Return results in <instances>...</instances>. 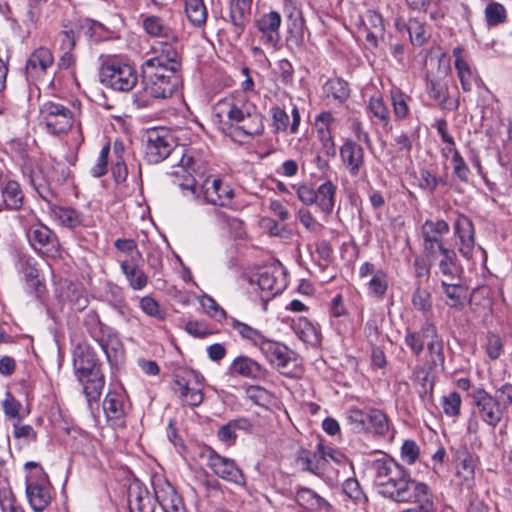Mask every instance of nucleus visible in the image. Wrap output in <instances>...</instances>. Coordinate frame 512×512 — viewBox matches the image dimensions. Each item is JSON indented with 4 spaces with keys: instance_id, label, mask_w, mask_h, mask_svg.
Returning a JSON list of instances; mask_svg holds the SVG:
<instances>
[{
    "instance_id": "5",
    "label": "nucleus",
    "mask_w": 512,
    "mask_h": 512,
    "mask_svg": "<svg viewBox=\"0 0 512 512\" xmlns=\"http://www.w3.org/2000/svg\"><path fill=\"white\" fill-rule=\"evenodd\" d=\"M99 77L102 84L122 92L132 90L138 82L136 69L117 58L108 59L102 64Z\"/></svg>"
},
{
    "instance_id": "18",
    "label": "nucleus",
    "mask_w": 512,
    "mask_h": 512,
    "mask_svg": "<svg viewBox=\"0 0 512 512\" xmlns=\"http://www.w3.org/2000/svg\"><path fill=\"white\" fill-rule=\"evenodd\" d=\"M340 157L350 176H358L364 167L363 148L352 140H346L340 148Z\"/></svg>"
},
{
    "instance_id": "44",
    "label": "nucleus",
    "mask_w": 512,
    "mask_h": 512,
    "mask_svg": "<svg viewBox=\"0 0 512 512\" xmlns=\"http://www.w3.org/2000/svg\"><path fill=\"white\" fill-rule=\"evenodd\" d=\"M382 321L380 315H372L364 325L363 333L370 346L378 345L383 340L380 329Z\"/></svg>"
},
{
    "instance_id": "54",
    "label": "nucleus",
    "mask_w": 512,
    "mask_h": 512,
    "mask_svg": "<svg viewBox=\"0 0 512 512\" xmlns=\"http://www.w3.org/2000/svg\"><path fill=\"white\" fill-rule=\"evenodd\" d=\"M154 495L151 485L144 482H131L128 487V503L141 502L142 499Z\"/></svg>"
},
{
    "instance_id": "37",
    "label": "nucleus",
    "mask_w": 512,
    "mask_h": 512,
    "mask_svg": "<svg viewBox=\"0 0 512 512\" xmlns=\"http://www.w3.org/2000/svg\"><path fill=\"white\" fill-rule=\"evenodd\" d=\"M83 326L91 338L97 343L103 342V337L111 330V328L102 323L99 315L94 310H90L85 314Z\"/></svg>"
},
{
    "instance_id": "59",
    "label": "nucleus",
    "mask_w": 512,
    "mask_h": 512,
    "mask_svg": "<svg viewBox=\"0 0 512 512\" xmlns=\"http://www.w3.org/2000/svg\"><path fill=\"white\" fill-rule=\"evenodd\" d=\"M110 153V145L106 144L100 151L96 163L90 170V173L95 178H100L107 173L108 156Z\"/></svg>"
},
{
    "instance_id": "40",
    "label": "nucleus",
    "mask_w": 512,
    "mask_h": 512,
    "mask_svg": "<svg viewBox=\"0 0 512 512\" xmlns=\"http://www.w3.org/2000/svg\"><path fill=\"white\" fill-rule=\"evenodd\" d=\"M474 468V459L470 453L466 449L459 450L456 456L457 476L462 480H473L475 478Z\"/></svg>"
},
{
    "instance_id": "31",
    "label": "nucleus",
    "mask_w": 512,
    "mask_h": 512,
    "mask_svg": "<svg viewBox=\"0 0 512 512\" xmlns=\"http://www.w3.org/2000/svg\"><path fill=\"white\" fill-rule=\"evenodd\" d=\"M103 410L108 420L121 425L125 416L123 396L115 391L108 392L103 401Z\"/></svg>"
},
{
    "instance_id": "7",
    "label": "nucleus",
    "mask_w": 512,
    "mask_h": 512,
    "mask_svg": "<svg viewBox=\"0 0 512 512\" xmlns=\"http://www.w3.org/2000/svg\"><path fill=\"white\" fill-rule=\"evenodd\" d=\"M227 117L232 126L248 137L259 136L264 131V117L254 106L232 104Z\"/></svg>"
},
{
    "instance_id": "25",
    "label": "nucleus",
    "mask_w": 512,
    "mask_h": 512,
    "mask_svg": "<svg viewBox=\"0 0 512 512\" xmlns=\"http://www.w3.org/2000/svg\"><path fill=\"white\" fill-rule=\"evenodd\" d=\"M258 286L270 296L278 295L286 287L284 274L279 269H267L259 274Z\"/></svg>"
},
{
    "instance_id": "58",
    "label": "nucleus",
    "mask_w": 512,
    "mask_h": 512,
    "mask_svg": "<svg viewBox=\"0 0 512 512\" xmlns=\"http://www.w3.org/2000/svg\"><path fill=\"white\" fill-rule=\"evenodd\" d=\"M485 349L488 357L491 360L498 359L503 351V342L501 337L495 333H488L486 337Z\"/></svg>"
},
{
    "instance_id": "1",
    "label": "nucleus",
    "mask_w": 512,
    "mask_h": 512,
    "mask_svg": "<svg viewBox=\"0 0 512 512\" xmlns=\"http://www.w3.org/2000/svg\"><path fill=\"white\" fill-rule=\"evenodd\" d=\"M180 70L178 51L169 44L162 45L160 52L141 66L142 84L147 95L155 99L171 97L181 85Z\"/></svg>"
},
{
    "instance_id": "9",
    "label": "nucleus",
    "mask_w": 512,
    "mask_h": 512,
    "mask_svg": "<svg viewBox=\"0 0 512 512\" xmlns=\"http://www.w3.org/2000/svg\"><path fill=\"white\" fill-rule=\"evenodd\" d=\"M174 140L164 129H153L147 133L144 157L151 164H158L174 153Z\"/></svg>"
},
{
    "instance_id": "29",
    "label": "nucleus",
    "mask_w": 512,
    "mask_h": 512,
    "mask_svg": "<svg viewBox=\"0 0 512 512\" xmlns=\"http://www.w3.org/2000/svg\"><path fill=\"white\" fill-rule=\"evenodd\" d=\"M297 503L305 509L319 512H331V505L326 499L308 488H301L296 493Z\"/></svg>"
},
{
    "instance_id": "14",
    "label": "nucleus",
    "mask_w": 512,
    "mask_h": 512,
    "mask_svg": "<svg viewBox=\"0 0 512 512\" xmlns=\"http://www.w3.org/2000/svg\"><path fill=\"white\" fill-rule=\"evenodd\" d=\"M454 234L459 239L460 254L468 260L471 259L475 248V229L472 220L460 214L454 223Z\"/></svg>"
},
{
    "instance_id": "23",
    "label": "nucleus",
    "mask_w": 512,
    "mask_h": 512,
    "mask_svg": "<svg viewBox=\"0 0 512 512\" xmlns=\"http://www.w3.org/2000/svg\"><path fill=\"white\" fill-rule=\"evenodd\" d=\"M41 198L48 203L50 215L59 222L60 225L67 228H75L82 224V214L72 207L59 206L51 203L47 196L40 194Z\"/></svg>"
},
{
    "instance_id": "17",
    "label": "nucleus",
    "mask_w": 512,
    "mask_h": 512,
    "mask_svg": "<svg viewBox=\"0 0 512 512\" xmlns=\"http://www.w3.org/2000/svg\"><path fill=\"white\" fill-rule=\"evenodd\" d=\"M26 495L34 511H43L53 498L51 482H26Z\"/></svg>"
},
{
    "instance_id": "49",
    "label": "nucleus",
    "mask_w": 512,
    "mask_h": 512,
    "mask_svg": "<svg viewBox=\"0 0 512 512\" xmlns=\"http://www.w3.org/2000/svg\"><path fill=\"white\" fill-rule=\"evenodd\" d=\"M143 28L147 34L153 37H167L169 28L164 25L163 20L155 15L146 17L143 20Z\"/></svg>"
},
{
    "instance_id": "48",
    "label": "nucleus",
    "mask_w": 512,
    "mask_h": 512,
    "mask_svg": "<svg viewBox=\"0 0 512 512\" xmlns=\"http://www.w3.org/2000/svg\"><path fill=\"white\" fill-rule=\"evenodd\" d=\"M410 96L406 95L399 88H393L391 90V101L394 108V114L397 118H405L409 114L408 101Z\"/></svg>"
},
{
    "instance_id": "57",
    "label": "nucleus",
    "mask_w": 512,
    "mask_h": 512,
    "mask_svg": "<svg viewBox=\"0 0 512 512\" xmlns=\"http://www.w3.org/2000/svg\"><path fill=\"white\" fill-rule=\"evenodd\" d=\"M365 419H368V410L350 408L347 413V420L352 425L353 430L360 433L366 431Z\"/></svg>"
},
{
    "instance_id": "12",
    "label": "nucleus",
    "mask_w": 512,
    "mask_h": 512,
    "mask_svg": "<svg viewBox=\"0 0 512 512\" xmlns=\"http://www.w3.org/2000/svg\"><path fill=\"white\" fill-rule=\"evenodd\" d=\"M205 201L209 204L227 206L234 197V190L228 184L215 177H207L202 184Z\"/></svg>"
},
{
    "instance_id": "11",
    "label": "nucleus",
    "mask_w": 512,
    "mask_h": 512,
    "mask_svg": "<svg viewBox=\"0 0 512 512\" xmlns=\"http://www.w3.org/2000/svg\"><path fill=\"white\" fill-rule=\"evenodd\" d=\"M449 232V225L444 220H426L421 227L423 250L426 256L435 257L444 249L443 235Z\"/></svg>"
},
{
    "instance_id": "3",
    "label": "nucleus",
    "mask_w": 512,
    "mask_h": 512,
    "mask_svg": "<svg viewBox=\"0 0 512 512\" xmlns=\"http://www.w3.org/2000/svg\"><path fill=\"white\" fill-rule=\"evenodd\" d=\"M474 413L489 427L496 428L512 405V384L505 383L491 395L482 388L471 394Z\"/></svg>"
},
{
    "instance_id": "42",
    "label": "nucleus",
    "mask_w": 512,
    "mask_h": 512,
    "mask_svg": "<svg viewBox=\"0 0 512 512\" xmlns=\"http://www.w3.org/2000/svg\"><path fill=\"white\" fill-rule=\"evenodd\" d=\"M185 12L194 26H201L206 22L207 11L203 0H185Z\"/></svg>"
},
{
    "instance_id": "21",
    "label": "nucleus",
    "mask_w": 512,
    "mask_h": 512,
    "mask_svg": "<svg viewBox=\"0 0 512 512\" xmlns=\"http://www.w3.org/2000/svg\"><path fill=\"white\" fill-rule=\"evenodd\" d=\"M208 465L222 480H237L243 477L242 470L233 460L224 458L213 451L209 453Z\"/></svg>"
},
{
    "instance_id": "6",
    "label": "nucleus",
    "mask_w": 512,
    "mask_h": 512,
    "mask_svg": "<svg viewBox=\"0 0 512 512\" xmlns=\"http://www.w3.org/2000/svg\"><path fill=\"white\" fill-rule=\"evenodd\" d=\"M265 358L284 376L295 378L301 373L296 354L277 341L266 339L260 347Z\"/></svg>"
},
{
    "instance_id": "20",
    "label": "nucleus",
    "mask_w": 512,
    "mask_h": 512,
    "mask_svg": "<svg viewBox=\"0 0 512 512\" xmlns=\"http://www.w3.org/2000/svg\"><path fill=\"white\" fill-rule=\"evenodd\" d=\"M53 63L54 57L52 52L46 47H39L30 54L26 62V73L28 77L39 78L46 73Z\"/></svg>"
},
{
    "instance_id": "10",
    "label": "nucleus",
    "mask_w": 512,
    "mask_h": 512,
    "mask_svg": "<svg viewBox=\"0 0 512 512\" xmlns=\"http://www.w3.org/2000/svg\"><path fill=\"white\" fill-rule=\"evenodd\" d=\"M450 78L447 75L427 74L425 91L435 104L444 110H456L458 101L450 97L449 92Z\"/></svg>"
},
{
    "instance_id": "53",
    "label": "nucleus",
    "mask_w": 512,
    "mask_h": 512,
    "mask_svg": "<svg viewBox=\"0 0 512 512\" xmlns=\"http://www.w3.org/2000/svg\"><path fill=\"white\" fill-rule=\"evenodd\" d=\"M369 109L371 113L378 118L383 125H388L390 122L389 109L384 103L383 98L379 95H373L369 100Z\"/></svg>"
},
{
    "instance_id": "15",
    "label": "nucleus",
    "mask_w": 512,
    "mask_h": 512,
    "mask_svg": "<svg viewBox=\"0 0 512 512\" xmlns=\"http://www.w3.org/2000/svg\"><path fill=\"white\" fill-rule=\"evenodd\" d=\"M151 488L164 512H186L182 498L171 482H151Z\"/></svg>"
},
{
    "instance_id": "47",
    "label": "nucleus",
    "mask_w": 512,
    "mask_h": 512,
    "mask_svg": "<svg viewBox=\"0 0 512 512\" xmlns=\"http://www.w3.org/2000/svg\"><path fill=\"white\" fill-rule=\"evenodd\" d=\"M368 419H370V425L368 432H373L377 435H385L389 429L388 418L379 409H369Z\"/></svg>"
},
{
    "instance_id": "52",
    "label": "nucleus",
    "mask_w": 512,
    "mask_h": 512,
    "mask_svg": "<svg viewBox=\"0 0 512 512\" xmlns=\"http://www.w3.org/2000/svg\"><path fill=\"white\" fill-rule=\"evenodd\" d=\"M485 18L488 26H497L506 21V9L498 2H491L485 8Z\"/></svg>"
},
{
    "instance_id": "62",
    "label": "nucleus",
    "mask_w": 512,
    "mask_h": 512,
    "mask_svg": "<svg viewBox=\"0 0 512 512\" xmlns=\"http://www.w3.org/2000/svg\"><path fill=\"white\" fill-rule=\"evenodd\" d=\"M272 115V126L275 129V132H284L288 128L289 116L280 107L271 108Z\"/></svg>"
},
{
    "instance_id": "55",
    "label": "nucleus",
    "mask_w": 512,
    "mask_h": 512,
    "mask_svg": "<svg viewBox=\"0 0 512 512\" xmlns=\"http://www.w3.org/2000/svg\"><path fill=\"white\" fill-rule=\"evenodd\" d=\"M114 247L119 252L124 253L127 256H131V260L129 262H135L141 258V253L134 239L118 238L114 241Z\"/></svg>"
},
{
    "instance_id": "51",
    "label": "nucleus",
    "mask_w": 512,
    "mask_h": 512,
    "mask_svg": "<svg viewBox=\"0 0 512 512\" xmlns=\"http://www.w3.org/2000/svg\"><path fill=\"white\" fill-rule=\"evenodd\" d=\"M462 399L459 393L453 391L441 398V405L445 415L457 417L460 415Z\"/></svg>"
},
{
    "instance_id": "45",
    "label": "nucleus",
    "mask_w": 512,
    "mask_h": 512,
    "mask_svg": "<svg viewBox=\"0 0 512 512\" xmlns=\"http://www.w3.org/2000/svg\"><path fill=\"white\" fill-rule=\"evenodd\" d=\"M413 307L424 315L432 312L433 302L431 292L420 286L416 287L412 294Z\"/></svg>"
},
{
    "instance_id": "13",
    "label": "nucleus",
    "mask_w": 512,
    "mask_h": 512,
    "mask_svg": "<svg viewBox=\"0 0 512 512\" xmlns=\"http://www.w3.org/2000/svg\"><path fill=\"white\" fill-rule=\"evenodd\" d=\"M281 16L276 11L263 14L255 21V26L261 34V41L265 46L276 48L279 45Z\"/></svg>"
},
{
    "instance_id": "16",
    "label": "nucleus",
    "mask_w": 512,
    "mask_h": 512,
    "mask_svg": "<svg viewBox=\"0 0 512 512\" xmlns=\"http://www.w3.org/2000/svg\"><path fill=\"white\" fill-rule=\"evenodd\" d=\"M229 370L232 374L255 381L264 380L268 376V370L263 365L244 355L236 357L231 363Z\"/></svg>"
},
{
    "instance_id": "39",
    "label": "nucleus",
    "mask_w": 512,
    "mask_h": 512,
    "mask_svg": "<svg viewBox=\"0 0 512 512\" xmlns=\"http://www.w3.org/2000/svg\"><path fill=\"white\" fill-rule=\"evenodd\" d=\"M214 217L216 224L222 229L227 230L234 237H241L243 235V222L240 219L218 209L214 210Z\"/></svg>"
},
{
    "instance_id": "63",
    "label": "nucleus",
    "mask_w": 512,
    "mask_h": 512,
    "mask_svg": "<svg viewBox=\"0 0 512 512\" xmlns=\"http://www.w3.org/2000/svg\"><path fill=\"white\" fill-rule=\"evenodd\" d=\"M419 456V446L414 440H405L401 447V457L408 464H413Z\"/></svg>"
},
{
    "instance_id": "60",
    "label": "nucleus",
    "mask_w": 512,
    "mask_h": 512,
    "mask_svg": "<svg viewBox=\"0 0 512 512\" xmlns=\"http://www.w3.org/2000/svg\"><path fill=\"white\" fill-rule=\"evenodd\" d=\"M342 491L356 503H365L367 501V497L360 482H343Z\"/></svg>"
},
{
    "instance_id": "24",
    "label": "nucleus",
    "mask_w": 512,
    "mask_h": 512,
    "mask_svg": "<svg viewBox=\"0 0 512 512\" xmlns=\"http://www.w3.org/2000/svg\"><path fill=\"white\" fill-rule=\"evenodd\" d=\"M436 326L426 321L417 332L408 331L405 335V344L409 347L411 352L419 356L424 349V345L436 336Z\"/></svg>"
},
{
    "instance_id": "50",
    "label": "nucleus",
    "mask_w": 512,
    "mask_h": 512,
    "mask_svg": "<svg viewBox=\"0 0 512 512\" xmlns=\"http://www.w3.org/2000/svg\"><path fill=\"white\" fill-rule=\"evenodd\" d=\"M427 350L429 354V362L432 366L436 367L438 365L443 366L445 362V356L443 353V344L439 339L438 332L436 331V336L431 338L427 342Z\"/></svg>"
},
{
    "instance_id": "4",
    "label": "nucleus",
    "mask_w": 512,
    "mask_h": 512,
    "mask_svg": "<svg viewBox=\"0 0 512 512\" xmlns=\"http://www.w3.org/2000/svg\"><path fill=\"white\" fill-rule=\"evenodd\" d=\"M377 492L396 502L414 501L416 506L402 512H433L428 486L424 482H377Z\"/></svg>"
},
{
    "instance_id": "27",
    "label": "nucleus",
    "mask_w": 512,
    "mask_h": 512,
    "mask_svg": "<svg viewBox=\"0 0 512 512\" xmlns=\"http://www.w3.org/2000/svg\"><path fill=\"white\" fill-rule=\"evenodd\" d=\"M443 293L447 297L446 304L453 309L461 311L471 302L468 289L460 284H450L446 281L441 282Z\"/></svg>"
},
{
    "instance_id": "33",
    "label": "nucleus",
    "mask_w": 512,
    "mask_h": 512,
    "mask_svg": "<svg viewBox=\"0 0 512 512\" xmlns=\"http://www.w3.org/2000/svg\"><path fill=\"white\" fill-rule=\"evenodd\" d=\"M3 205L7 210H19L23 206L24 194L17 181H7L1 189Z\"/></svg>"
},
{
    "instance_id": "36",
    "label": "nucleus",
    "mask_w": 512,
    "mask_h": 512,
    "mask_svg": "<svg viewBox=\"0 0 512 512\" xmlns=\"http://www.w3.org/2000/svg\"><path fill=\"white\" fill-rule=\"evenodd\" d=\"M453 55L456 57L455 68L457 70L461 87L463 91L470 92L473 88L474 83L477 80V77L471 70L468 63L462 58L460 48H455L453 50Z\"/></svg>"
},
{
    "instance_id": "32",
    "label": "nucleus",
    "mask_w": 512,
    "mask_h": 512,
    "mask_svg": "<svg viewBox=\"0 0 512 512\" xmlns=\"http://www.w3.org/2000/svg\"><path fill=\"white\" fill-rule=\"evenodd\" d=\"M135 262L122 260L119 262L122 273L125 275L128 284L132 290H142L148 284V276L139 268Z\"/></svg>"
},
{
    "instance_id": "43",
    "label": "nucleus",
    "mask_w": 512,
    "mask_h": 512,
    "mask_svg": "<svg viewBox=\"0 0 512 512\" xmlns=\"http://www.w3.org/2000/svg\"><path fill=\"white\" fill-rule=\"evenodd\" d=\"M52 235V231L44 225L32 226L27 233L31 245L39 250L50 244Z\"/></svg>"
},
{
    "instance_id": "26",
    "label": "nucleus",
    "mask_w": 512,
    "mask_h": 512,
    "mask_svg": "<svg viewBox=\"0 0 512 512\" xmlns=\"http://www.w3.org/2000/svg\"><path fill=\"white\" fill-rule=\"evenodd\" d=\"M291 328L304 343L311 346H318L321 342L318 328L306 317L292 319Z\"/></svg>"
},
{
    "instance_id": "28",
    "label": "nucleus",
    "mask_w": 512,
    "mask_h": 512,
    "mask_svg": "<svg viewBox=\"0 0 512 512\" xmlns=\"http://www.w3.org/2000/svg\"><path fill=\"white\" fill-rule=\"evenodd\" d=\"M372 470L376 478L387 477L388 480H406L404 468L393 459H377L372 463Z\"/></svg>"
},
{
    "instance_id": "22",
    "label": "nucleus",
    "mask_w": 512,
    "mask_h": 512,
    "mask_svg": "<svg viewBox=\"0 0 512 512\" xmlns=\"http://www.w3.org/2000/svg\"><path fill=\"white\" fill-rule=\"evenodd\" d=\"M252 0H230V20L232 32L239 39L249 21Z\"/></svg>"
},
{
    "instance_id": "46",
    "label": "nucleus",
    "mask_w": 512,
    "mask_h": 512,
    "mask_svg": "<svg viewBox=\"0 0 512 512\" xmlns=\"http://www.w3.org/2000/svg\"><path fill=\"white\" fill-rule=\"evenodd\" d=\"M442 259L439 262V270L442 275L453 277L458 273L457 256L454 250L444 248L439 251Z\"/></svg>"
},
{
    "instance_id": "30",
    "label": "nucleus",
    "mask_w": 512,
    "mask_h": 512,
    "mask_svg": "<svg viewBox=\"0 0 512 512\" xmlns=\"http://www.w3.org/2000/svg\"><path fill=\"white\" fill-rule=\"evenodd\" d=\"M336 191V185L330 180L322 183L315 191L316 199L314 200V204L325 215H330L333 212Z\"/></svg>"
},
{
    "instance_id": "64",
    "label": "nucleus",
    "mask_w": 512,
    "mask_h": 512,
    "mask_svg": "<svg viewBox=\"0 0 512 512\" xmlns=\"http://www.w3.org/2000/svg\"><path fill=\"white\" fill-rule=\"evenodd\" d=\"M248 398L257 405H264L270 399V393L263 387L252 385L246 390Z\"/></svg>"
},
{
    "instance_id": "41",
    "label": "nucleus",
    "mask_w": 512,
    "mask_h": 512,
    "mask_svg": "<svg viewBox=\"0 0 512 512\" xmlns=\"http://www.w3.org/2000/svg\"><path fill=\"white\" fill-rule=\"evenodd\" d=\"M328 97H333L339 103L345 102L350 96L349 85L341 78L329 79L324 85Z\"/></svg>"
},
{
    "instance_id": "38",
    "label": "nucleus",
    "mask_w": 512,
    "mask_h": 512,
    "mask_svg": "<svg viewBox=\"0 0 512 512\" xmlns=\"http://www.w3.org/2000/svg\"><path fill=\"white\" fill-rule=\"evenodd\" d=\"M196 161L193 156L189 154H183L180 159V164L178 169L173 173L176 177L180 175H184V173L189 174V178H186L184 183H179V186L182 189H187L191 191L193 194L195 193L196 181L192 177V172L196 171Z\"/></svg>"
},
{
    "instance_id": "34",
    "label": "nucleus",
    "mask_w": 512,
    "mask_h": 512,
    "mask_svg": "<svg viewBox=\"0 0 512 512\" xmlns=\"http://www.w3.org/2000/svg\"><path fill=\"white\" fill-rule=\"evenodd\" d=\"M99 346L106 355V358L110 364L118 363L124 355V347L117 336L112 330H110L103 337V342H98Z\"/></svg>"
},
{
    "instance_id": "61",
    "label": "nucleus",
    "mask_w": 512,
    "mask_h": 512,
    "mask_svg": "<svg viewBox=\"0 0 512 512\" xmlns=\"http://www.w3.org/2000/svg\"><path fill=\"white\" fill-rule=\"evenodd\" d=\"M2 407L7 417L18 419L21 418L20 410L22 408V404L17 399H15V397L9 391H7L5 394Z\"/></svg>"
},
{
    "instance_id": "19",
    "label": "nucleus",
    "mask_w": 512,
    "mask_h": 512,
    "mask_svg": "<svg viewBox=\"0 0 512 512\" xmlns=\"http://www.w3.org/2000/svg\"><path fill=\"white\" fill-rule=\"evenodd\" d=\"M296 462L301 469L310 471L315 476L321 477L322 472L327 465L323 445L318 443L317 450L315 452H310L305 449L300 450Z\"/></svg>"
},
{
    "instance_id": "8",
    "label": "nucleus",
    "mask_w": 512,
    "mask_h": 512,
    "mask_svg": "<svg viewBox=\"0 0 512 512\" xmlns=\"http://www.w3.org/2000/svg\"><path fill=\"white\" fill-rule=\"evenodd\" d=\"M47 131L52 135L66 133L73 125L72 111L61 103L48 101L41 107Z\"/></svg>"
},
{
    "instance_id": "2",
    "label": "nucleus",
    "mask_w": 512,
    "mask_h": 512,
    "mask_svg": "<svg viewBox=\"0 0 512 512\" xmlns=\"http://www.w3.org/2000/svg\"><path fill=\"white\" fill-rule=\"evenodd\" d=\"M73 368L77 380L82 385L89 406L98 402L105 384L96 354L86 344H79L73 352Z\"/></svg>"
},
{
    "instance_id": "56",
    "label": "nucleus",
    "mask_w": 512,
    "mask_h": 512,
    "mask_svg": "<svg viewBox=\"0 0 512 512\" xmlns=\"http://www.w3.org/2000/svg\"><path fill=\"white\" fill-rule=\"evenodd\" d=\"M141 310L150 317L158 320H164L166 313L160 308L159 303L150 296H145L140 300Z\"/></svg>"
},
{
    "instance_id": "35",
    "label": "nucleus",
    "mask_w": 512,
    "mask_h": 512,
    "mask_svg": "<svg viewBox=\"0 0 512 512\" xmlns=\"http://www.w3.org/2000/svg\"><path fill=\"white\" fill-rule=\"evenodd\" d=\"M230 326L245 341L260 349L267 337L263 333L238 319L231 317Z\"/></svg>"
}]
</instances>
